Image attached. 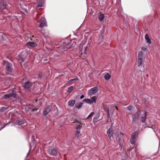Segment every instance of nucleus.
Segmentation results:
<instances>
[{"mask_svg": "<svg viewBox=\"0 0 160 160\" xmlns=\"http://www.w3.org/2000/svg\"><path fill=\"white\" fill-rule=\"evenodd\" d=\"M47 150L48 153L51 156H56L59 153V151L57 148L52 147L51 146L48 147Z\"/></svg>", "mask_w": 160, "mask_h": 160, "instance_id": "1", "label": "nucleus"}, {"mask_svg": "<svg viewBox=\"0 0 160 160\" xmlns=\"http://www.w3.org/2000/svg\"><path fill=\"white\" fill-rule=\"evenodd\" d=\"M104 18V15L103 14H101L98 16V19L100 21H102Z\"/></svg>", "mask_w": 160, "mask_h": 160, "instance_id": "28", "label": "nucleus"}, {"mask_svg": "<svg viewBox=\"0 0 160 160\" xmlns=\"http://www.w3.org/2000/svg\"><path fill=\"white\" fill-rule=\"evenodd\" d=\"M113 133V130L112 127H110L107 132L109 138L111 139Z\"/></svg>", "mask_w": 160, "mask_h": 160, "instance_id": "14", "label": "nucleus"}, {"mask_svg": "<svg viewBox=\"0 0 160 160\" xmlns=\"http://www.w3.org/2000/svg\"><path fill=\"white\" fill-rule=\"evenodd\" d=\"M138 136L137 133L136 132H133L132 134L131 138L136 139Z\"/></svg>", "mask_w": 160, "mask_h": 160, "instance_id": "26", "label": "nucleus"}, {"mask_svg": "<svg viewBox=\"0 0 160 160\" xmlns=\"http://www.w3.org/2000/svg\"><path fill=\"white\" fill-rule=\"evenodd\" d=\"M32 86V83L31 82H27L23 85L22 87L23 88L28 89L29 88Z\"/></svg>", "mask_w": 160, "mask_h": 160, "instance_id": "11", "label": "nucleus"}, {"mask_svg": "<svg viewBox=\"0 0 160 160\" xmlns=\"http://www.w3.org/2000/svg\"><path fill=\"white\" fill-rule=\"evenodd\" d=\"M99 115H97L96 116H95L93 118V122L96 123V122H97L98 121V119L99 118Z\"/></svg>", "mask_w": 160, "mask_h": 160, "instance_id": "27", "label": "nucleus"}, {"mask_svg": "<svg viewBox=\"0 0 160 160\" xmlns=\"http://www.w3.org/2000/svg\"><path fill=\"white\" fill-rule=\"evenodd\" d=\"M47 26V22L45 19L43 17H42L41 18V22L39 25V27L41 28H42L44 26Z\"/></svg>", "mask_w": 160, "mask_h": 160, "instance_id": "10", "label": "nucleus"}, {"mask_svg": "<svg viewBox=\"0 0 160 160\" xmlns=\"http://www.w3.org/2000/svg\"><path fill=\"white\" fill-rule=\"evenodd\" d=\"M94 114V113L93 112H92L90 113L89 115L87 117V119H89L91 117H92Z\"/></svg>", "mask_w": 160, "mask_h": 160, "instance_id": "32", "label": "nucleus"}, {"mask_svg": "<svg viewBox=\"0 0 160 160\" xmlns=\"http://www.w3.org/2000/svg\"><path fill=\"white\" fill-rule=\"evenodd\" d=\"M44 0H42L38 3L37 7H42L43 6Z\"/></svg>", "mask_w": 160, "mask_h": 160, "instance_id": "24", "label": "nucleus"}, {"mask_svg": "<svg viewBox=\"0 0 160 160\" xmlns=\"http://www.w3.org/2000/svg\"><path fill=\"white\" fill-rule=\"evenodd\" d=\"M91 99L92 100V102H95L96 100L97 97L95 96H93L92 98Z\"/></svg>", "mask_w": 160, "mask_h": 160, "instance_id": "34", "label": "nucleus"}, {"mask_svg": "<svg viewBox=\"0 0 160 160\" xmlns=\"http://www.w3.org/2000/svg\"><path fill=\"white\" fill-rule=\"evenodd\" d=\"M25 121L22 119H19L17 120L16 123L18 125H21L24 124Z\"/></svg>", "mask_w": 160, "mask_h": 160, "instance_id": "18", "label": "nucleus"}, {"mask_svg": "<svg viewBox=\"0 0 160 160\" xmlns=\"http://www.w3.org/2000/svg\"><path fill=\"white\" fill-rule=\"evenodd\" d=\"M75 103V101L74 100H71L68 102V105L69 106L73 107Z\"/></svg>", "mask_w": 160, "mask_h": 160, "instance_id": "20", "label": "nucleus"}, {"mask_svg": "<svg viewBox=\"0 0 160 160\" xmlns=\"http://www.w3.org/2000/svg\"><path fill=\"white\" fill-rule=\"evenodd\" d=\"M72 45H71L69 43L67 44H66V43H64L60 47H57V48H58L60 51L62 52L65 51H67L68 48H70V46Z\"/></svg>", "mask_w": 160, "mask_h": 160, "instance_id": "7", "label": "nucleus"}, {"mask_svg": "<svg viewBox=\"0 0 160 160\" xmlns=\"http://www.w3.org/2000/svg\"><path fill=\"white\" fill-rule=\"evenodd\" d=\"M0 36H2V34H1V35H0Z\"/></svg>", "mask_w": 160, "mask_h": 160, "instance_id": "52", "label": "nucleus"}, {"mask_svg": "<svg viewBox=\"0 0 160 160\" xmlns=\"http://www.w3.org/2000/svg\"><path fill=\"white\" fill-rule=\"evenodd\" d=\"M51 107L50 105H48L47 108H46L43 112V115L45 116H46L51 111Z\"/></svg>", "mask_w": 160, "mask_h": 160, "instance_id": "12", "label": "nucleus"}, {"mask_svg": "<svg viewBox=\"0 0 160 160\" xmlns=\"http://www.w3.org/2000/svg\"><path fill=\"white\" fill-rule=\"evenodd\" d=\"M130 141L132 144H134L136 141V139L131 138Z\"/></svg>", "mask_w": 160, "mask_h": 160, "instance_id": "31", "label": "nucleus"}, {"mask_svg": "<svg viewBox=\"0 0 160 160\" xmlns=\"http://www.w3.org/2000/svg\"><path fill=\"white\" fill-rule=\"evenodd\" d=\"M26 45H29L32 48H34L37 46V44L34 42H29L26 43Z\"/></svg>", "mask_w": 160, "mask_h": 160, "instance_id": "16", "label": "nucleus"}, {"mask_svg": "<svg viewBox=\"0 0 160 160\" xmlns=\"http://www.w3.org/2000/svg\"><path fill=\"white\" fill-rule=\"evenodd\" d=\"M85 97V96L84 95H82L80 96V99H82L83 98H84Z\"/></svg>", "mask_w": 160, "mask_h": 160, "instance_id": "46", "label": "nucleus"}, {"mask_svg": "<svg viewBox=\"0 0 160 160\" xmlns=\"http://www.w3.org/2000/svg\"><path fill=\"white\" fill-rule=\"evenodd\" d=\"M46 48L47 50H52V49H50L49 48Z\"/></svg>", "mask_w": 160, "mask_h": 160, "instance_id": "47", "label": "nucleus"}, {"mask_svg": "<svg viewBox=\"0 0 160 160\" xmlns=\"http://www.w3.org/2000/svg\"><path fill=\"white\" fill-rule=\"evenodd\" d=\"M43 60L45 61H46L47 60V59H45Z\"/></svg>", "mask_w": 160, "mask_h": 160, "instance_id": "51", "label": "nucleus"}, {"mask_svg": "<svg viewBox=\"0 0 160 160\" xmlns=\"http://www.w3.org/2000/svg\"><path fill=\"white\" fill-rule=\"evenodd\" d=\"M29 51L26 50L22 52L18 55L19 60H21L22 62H23L25 61L28 54V52Z\"/></svg>", "mask_w": 160, "mask_h": 160, "instance_id": "2", "label": "nucleus"}, {"mask_svg": "<svg viewBox=\"0 0 160 160\" xmlns=\"http://www.w3.org/2000/svg\"><path fill=\"white\" fill-rule=\"evenodd\" d=\"M82 103H80L78 105H77L76 107L77 108L79 109H80L82 107Z\"/></svg>", "mask_w": 160, "mask_h": 160, "instance_id": "35", "label": "nucleus"}, {"mask_svg": "<svg viewBox=\"0 0 160 160\" xmlns=\"http://www.w3.org/2000/svg\"><path fill=\"white\" fill-rule=\"evenodd\" d=\"M15 89H16V88H13V89H12V91H13Z\"/></svg>", "mask_w": 160, "mask_h": 160, "instance_id": "48", "label": "nucleus"}, {"mask_svg": "<svg viewBox=\"0 0 160 160\" xmlns=\"http://www.w3.org/2000/svg\"><path fill=\"white\" fill-rule=\"evenodd\" d=\"M13 97L16 98L17 97V94L13 92L4 95L3 98L5 99H8L10 97Z\"/></svg>", "mask_w": 160, "mask_h": 160, "instance_id": "9", "label": "nucleus"}, {"mask_svg": "<svg viewBox=\"0 0 160 160\" xmlns=\"http://www.w3.org/2000/svg\"><path fill=\"white\" fill-rule=\"evenodd\" d=\"M98 88L97 87H95L91 89L88 92V94L89 96L93 95L97 92Z\"/></svg>", "mask_w": 160, "mask_h": 160, "instance_id": "8", "label": "nucleus"}, {"mask_svg": "<svg viewBox=\"0 0 160 160\" xmlns=\"http://www.w3.org/2000/svg\"><path fill=\"white\" fill-rule=\"evenodd\" d=\"M82 127L81 125H78V126L76 127V128L77 129H80L82 128Z\"/></svg>", "mask_w": 160, "mask_h": 160, "instance_id": "39", "label": "nucleus"}, {"mask_svg": "<svg viewBox=\"0 0 160 160\" xmlns=\"http://www.w3.org/2000/svg\"><path fill=\"white\" fill-rule=\"evenodd\" d=\"M38 78L40 79L41 78H42V74L41 72H39L38 74Z\"/></svg>", "mask_w": 160, "mask_h": 160, "instance_id": "40", "label": "nucleus"}, {"mask_svg": "<svg viewBox=\"0 0 160 160\" xmlns=\"http://www.w3.org/2000/svg\"><path fill=\"white\" fill-rule=\"evenodd\" d=\"M84 54H86L87 53V47H85L84 48Z\"/></svg>", "mask_w": 160, "mask_h": 160, "instance_id": "42", "label": "nucleus"}, {"mask_svg": "<svg viewBox=\"0 0 160 160\" xmlns=\"http://www.w3.org/2000/svg\"><path fill=\"white\" fill-rule=\"evenodd\" d=\"M28 154H29V153H28V154H27V156L28 155Z\"/></svg>", "mask_w": 160, "mask_h": 160, "instance_id": "54", "label": "nucleus"}, {"mask_svg": "<svg viewBox=\"0 0 160 160\" xmlns=\"http://www.w3.org/2000/svg\"><path fill=\"white\" fill-rule=\"evenodd\" d=\"M141 111L138 110L136 114L132 115V122L135 123H137L138 122V119L141 114Z\"/></svg>", "mask_w": 160, "mask_h": 160, "instance_id": "5", "label": "nucleus"}, {"mask_svg": "<svg viewBox=\"0 0 160 160\" xmlns=\"http://www.w3.org/2000/svg\"><path fill=\"white\" fill-rule=\"evenodd\" d=\"M132 109L133 107L132 106H129L127 107V109L130 111H132Z\"/></svg>", "mask_w": 160, "mask_h": 160, "instance_id": "33", "label": "nucleus"}, {"mask_svg": "<svg viewBox=\"0 0 160 160\" xmlns=\"http://www.w3.org/2000/svg\"><path fill=\"white\" fill-rule=\"evenodd\" d=\"M143 54V52L142 51H139L138 53V59H142Z\"/></svg>", "mask_w": 160, "mask_h": 160, "instance_id": "23", "label": "nucleus"}, {"mask_svg": "<svg viewBox=\"0 0 160 160\" xmlns=\"http://www.w3.org/2000/svg\"><path fill=\"white\" fill-rule=\"evenodd\" d=\"M8 5V3L6 1L2 0L0 2V11H2L6 9L8 11L7 6Z\"/></svg>", "mask_w": 160, "mask_h": 160, "instance_id": "6", "label": "nucleus"}, {"mask_svg": "<svg viewBox=\"0 0 160 160\" xmlns=\"http://www.w3.org/2000/svg\"><path fill=\"white\" fill-rule=\"evenodd\" d=\"M22 10L27 14L28 13V10L26 8H22Z\"/></svg>", "mask_w": 160, "mask_h": 160, "instance_id": "37", "label": "nucleus"}, {"mask_svg": "<svg viewBox=\"0 0 160 160\" xmlns=\"http://www.w3.org/2000/svg\"><path fill=\"white\" fill-rule=\"evenodd\" d=\"M112 108L111 110L110 113H111V115H112L113 114V112L114 111V107H112Z\"/></svg>", "mask_w": 160, "mask_h": 160, "instance_id": "36", "label": "nucleus"}, {"mask_svg": "<svg viewBox=\"0 0 160 160\" xmlns=\"http://www.w3.org/2000/svg\"><path fill=\"white\" fill-rule=\"evenodd\" d=\"M38 109V108H34L32 110V112H34L37 111Z\"/></svg>", "mask_w": 160, "mask_h": 160, "instance_id": "43", "label": "nucleus"}, {"mask_svg": "<svg viewBox=\"0 0 160 160\" xmlns=\"http://www.w3.org/2000/svg\"><path fill=\"white\" fill-rule=\"evenodd\" d=\"M73 89V87L72 86H71L69 87L68 89V92H71Z\"/></svg>", "mask_w": 160, "mask_h": 160, "instance_id": "30", "label": "nucleus"}, {"mask_svg": "<svg viewBox=\"0 0 160 160\" xmlns=\"http://www.w3.org/2000/svg\"><path fill=\"white\" fill-rule=\"evenodd\" d=\"M35 79L36 80L35 81H37L38 80H39V78H33L32 79H32Z\"/></svg>", "mask_w": 160, "mask_h": 160, "instance_id": "44", "label": "nucleus"}, {"mask_svg": "<svg viewBox=\"0 0 160 160\" xmlns=\"http://www.w3.org/2000/svg\"><path fill=\"white\" fill-rule=\"evenodd\" d=\"M78 77H77L76 78H75L70 79L68 81V82L70 83L72 82H73L74 81H78Z\"/></svg>", "mask_w": 160, "mask_h": 160, "instance_id": "29", "label": "nucleus"}, {"mask_svg": "<svg viewBox=\"0 0 160 160\" xmlns=\"http://www.w3.org/2000/svg\"><path fill=\"white\" fill-rule=\"evenodd\" d=\"M5 127V126H3V127H2L1 129H0V131L3 128H4Z\"/></svg>", "mask_w": 160, "mask_h": 160, "instance_id": "49", "label": "nucleus"}, {"mask_svg": "<svg viewBox=\"0 0 160 160\" xmlns=\"http://www.w3.org/2000/svg\"><path fill=\"white\" fill-rule=\"evenodd\" d=\"M146 76H147V77H148V74H146Z\"/></svg>", "mask_w": 160, "mask_h": 160, "instance_id": "53", "label": "nucleus"}, {"mask_svg": "<svg viewBox=\"0 0 160 160\" xmlns=\"http://www.w3.org/2000/svg\"><path fill=\"white\" fill-rule=\"evenodd\" d=\"M144 62L142 59H138V66L140 67L142 66L143 67Z\"/></svg>", "mask_w": 160, "mask_h": 160, "instance_id": "17", "label": "nucleus"}, {"mask_svg": "<svg viewBox=\"0 0 160 160\" xmlns=\"http://www.w3.org/2000/svg\"><path fill=\"white\" fill-rule=\"evenodd\" d=\"M35 139H34V138L33 137V136H32V142H34V141H35Z\"/></svg>", "mask_w": 160, "mask_h": 160, "instance_id": "45", "label": "nucleus"}, {"mask_svg": "<svg viewBox=\"0 0 160 160\" xmlns=\"http://www.w3.org/2000/svg\"><path fill=\"white\" fill-rule=\"evenodd\" d=\"M145 39L147 43L150 44L151 43V41L149 38L148 35V34H146L145 36Z\"/></svg>", "mask_w": 160, "mask_h": 160, "instance_id": "19", "label": "nucleus"}, {"mask_svg": "<svg viewBox=\"0 0 160 160\" xmlns=\"http://www.w3.org/2000/svg\"><path fill=\"white\" fill-rule=\"evenodd\" d=\"M141 50H142V51H146L147 50V49L145 47H142L141 48Z\"/></svg>", "mask_w": 160, "mask_h": 160, "instance_id": "41", "label": "nucleus"}, {"mask_svg": "<svg viewBox=\"0 0 160 160\" xmlns=\"http://www.w3.org/2000/svg\"><path fill=\"white\" fill-rule=\"evenodd\" d=\"M83 101L86 102L87 103L90 104L92 103V100L90 99H83Z\"/></svg>", "mask_w": 160, "mask_h": 160, "instance_id": "21", "label": "nucleus"}, {"mask_svg": "<svg viewBox=\"0 0 160 160\" xmlns=\"http://www.w3.org/2000/svg\"><path fill=\"white\" fill-rule=\"evenodd\" d=\"M103 109L107 112V116H109L110 114L109 106L107 105H105L103 107Z\"/></svg>", "mask_w": 160, "mask_h": 160, "instance_id": "15", "label": "nucleus"}, {"mask_svg": "<svg viewBox=\"0 0 160 160\" xmlns=\"http://www.w3.org/2000/svg\"><path fill=\"white\" fill-rule=\"evenodd\" d=\"M123 135L121 132H118L115 135L116 139L117 142H119V145H121L123 142Z\"/></svg>", "mask_w": 160, "mask_h": 160, "instance_id": "4", "label": "nucleus"}, {"mask_svg": "<svg viewBox=\"0 0 160 160\" xmlns=\"http://www.w3.org/2000/svg\"><path fill=\"white\" fill-rule=\"evenodd\" d=\"M111 75L108 73L105 74L104 76V78L106 80H108L111 78Z\"/></svg>", "mask_w": 160, "mask_h": 160, "instance_id": "25", "label": "nucleus"}, {"mask_svg": "<svg viewBox=\"0 0 160 160\" xmlns=\"http://www.w3.org/2000/svg\"><path fill=\"white\" fill-rule=\"evenodd\" d=\"M80 133V131L79 130H77V131L76 132V135L77 136H79V135Z\"/></svg>", "mask_w": 160, "mask_h": 160, "instance_id": "38", "label": "nucleus"}, {"mask_svg": "<svg viewBox=\"0 0 160 160\" xmlns=\"http://www.w3.org/2000/svg\"><path fill=\"white\" fill-rule=\"evenodd\" d=\"M9 108L8 106H5L2 107L0 109V111L2 112H4L5 111L8 109Z\"/></svg>", "mask_w": 160, "mask_h": 160, "instance_id": "22", "label": "nucleus"}, {"mask_svg": "<svg viewBox=\"0 0 160 160\" xmlns=\"http://www.w3.org/2000/svg\"><path fill=\"white\" fill-rule=\"evenodd\" d=\"M114 108H116L117 109V110H118V108L117 107H114Z\"/></svg>", "mask_w": 160, "mask_h": 160, "instance_id": "50", "label": "nucleus"}, {"mask_svg": "<svg viewBox=\"0 0 160 160\" xmlns=\"http://www.w3.org/2000/svg\"><path fill=\"white\" fill-rule=\"evenodd\" d=\"M147 112H144L143 114H142L141 117V121L142 123H143L145 122L147 119Z\"/></svg>", "mask_w": 160, "mask_h": 160, "instance_id": "13", "label": "nucleus"}, {"mask_svg": "<svg viewBox=\"0 0 160 160\" xmlns=\"http://www.w3.org/2000/svg\"><path fill=\"white\" fill-rule=\"evenodd\" d=\"M3 64L5 67L6 70L8 72H12L13 70V68L12 65L10 62L3 61Z\"/></svg>", "mask_w": 160, "mask_h": 160, "instance_id": "3", "label": "nucleus"}]
</instances>
